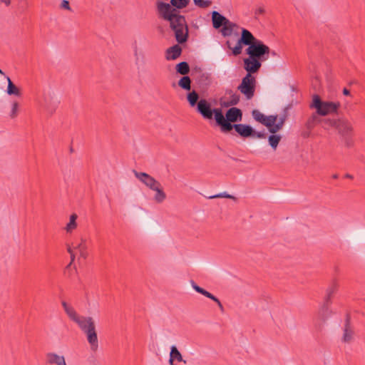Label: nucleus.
Segmentation results:
<instances>
[{
	"mask_svg": "<svg viewBox=\"0 0 365 365\" xmlns=\"http://www.w3.org/2000/svg\"><path fill=\"white\" fill-rule=\"evenodd\" d=\"M156 8L159 17L169 22L177 42L180 44L185 43L188 38V27L185 17L168 3L158 1Z\"/></svg>",
	"mask_w": 365,
	"mask_h": 365,
	"instance_id": "obj_1",
	"label": "nucleus"
},
{
	"mask_svg": "<svg viewBox=\"0 0 365 365\" xmlns=\"http://www.w3.org/2000/svg\"><path fill=\"white\" fill-rule=\"evenodd\" d=\"M217 125L220 127L221 131L225 133H229L232 130V128L230 127V125H233L235 123L241 121L242 118V112L237 107L229 108L226 111L225 116L223 115L221 108L220 113L217 112Z\"/></svg>",
	"mask_w": 365,
	"mask_h": 365,
	"instance_id": "obj_2",
	"label": "nucleus"
},
{
	"mask_svg": "<svg viewBox=\"0 0 365 365\" xmlns=\"http://www.w3.org/2000/svg\"><path fill=\"white\" fill-rule=\"evenodd\" d=\"M309 108L316 109L319 115L326 116L329 114L337 113L340 108V103L339 102L322 101L319 96L314 95Z\"/></svg>",
	"mask_w": 365,
	"mask_h": 365,
	"instance_id": "obj_3",
	"label": "nucleus"
},
{
	"mask_svg": "<svg viewBox=\"0 0 365 365\" xmlns=\"http://www.w3.org/2000/svg\"><path fill=\"white\" fill-rule=\"evenodd\" d=\"M322 127L324 129L334 128L338 133L341 136L353 134V127L351 123L346 118H324L322 121Z\"/></svg>",
	"mask_w": 365,
	"mask_h": 365,
	"instance_id": "obj_4",
	"label": "nucleus"
},
{
	"mask_svg": "<svg viewBox=\"0 0 365 365\" xmlns=\"http://www.w3.org/2000/svg\"><path fill=\"white\" fill-rule=\"evenodd\" d=\"M245 52L250 57L262 62L268 59L270 49L262 41L259 40L255 44L250 45V47H247Z\"/></svg>",
	"mask_w": 365,
	"mask_h": 365,
	"instance_id": "obj_5",
	"label": "nucleus"
},
{
	"mask_svg": "<svg viewBox=\"0 0 365 365\" xmlns=\"http://www.w3.org/2000/svg\"><path fill=\"white\" fill-rule=\"evenodd\" d=\"M257 81L255 76L246 74L242 79L241 83L237 89L242 93L247 100L253 98L255 92Z\"/></svg>",
	"mask_w": 365,
	"mask_h": 365,
	"instance_id": "obj_6",
	"label": "nucleus"
},
{
	"mask_svg": "<svg viewBox=\"0 0 365 365\" xmlns=\"http://www.w3.org/2000/svg\"><path fill=\"white\" fill-rule=\"evenodd\" d=\"M337 289L338 284L335 280H334L326 289L324 303L320 309L321 315L324 319L328 318L331 313L329 309L330 304H331V297L336 292Z\"/></svg>",
	"mask_w": 365,
	"mask_h": 365,
	"instance_id": "obj_7",
	"label": "nucleus"
},
{
	"mask_svg": "<svg viewBox=\"0 0 365 365\" xmlns=\"http://www.w3.org/2000/svg\"><path fill=\"white\" fill-rule=\"evenodd\" d=\"M220 108H212L211 104L205 99H200L197 105L196 110L203 118L211 120L213 118L217 123V113H220Z\"/></svg>",
	"mask_w": 365,
	"mask_h": 365,
	"instance_id": "obj_8",
	"label": "nucleus"
},
{
	"mask_svg": "<svg viewBox=\"0 0 365 365\" xmlns=\"http://www.w3.org/2000/svg\"><path fill=\"white\" fill-rule=\"evenodd\" d=\"M60 100L53 93L48 91L43 95V103L42 104L44 110L49 114L52 115L55 113L58 105Z\"/></svg>",
	"mask_w": 365,
	"mask_h": 365,
	"instance_id": "obj_9",
	"label": "nucleus"
},
{
	"mask_svg": "<svg viewBox=\"0 0 365 365\" xmlns=\"http://www.w3.org/2000/svg\"><path fill=\"white\" fill-rule=\"evenodd\" d=\"M135 177L140 180L143 184L148 187L150 190H153L156 187L160 185V182L156 180L153 177L144 172H138L135 170H133Z\"/></svg>",
	"mask_w": 365,
	"mask_h": 365,
	"instance_id": "obj_10",
	"label": "nucleus"
},
{
	"mask_svg": "<svg viewBox=\"0 0 365 365\" xmlns=\"http://www.w3.org/2000/svg\"><path fill=\"white\" fill-rule=\"evenodd\" d=\"M243 62L244 69L247 71V74L250 75L257 73L262 66V61L250 56L244 58Z\"/></svg>",
	"mask_w": 365,
	"mask_h": 365,
	"instance_id": "obj_11",
	"label": "nucleus"
},
{
	"mask_svg": "<svg viewBox=\"0 0 365 365\" xmlns=\"http://www.w3.org/2000/svg\"><path fill=\"white\" fill-rule=\"evenodd\" d=\"M230 127L235 129V132L242 138H246L253 136L254 128L250 125L234 123L233 125H230Z\"/></svg>",
	"mask_w": 365,
	"mask_h": 365,
	"instance_id": "obj_12",
	"label": "nucleus"
},
{
	"mask_svg": "<svg viewBox=\"0 0 365 365\" xmlns=\"http://www.w3.org/2000/svg\"><path fill=\"white\" fill-rule=\"evenodd\" d=\"M86 334L87 336V340L89 344L91 345V349L92 351H96L98 347V341L97 332L96 331V325L93 327H89L85 331H83Z\"/></svg>",
	"mask_w": 365,
	"mask_h": 365,
	"instance_id": "obj_13",
	"label": "nucleus"
},
{
	"mask_svg": "<svg viewBox=\"0 0 365 365\" xmlns=\"http://www.w3.org/2000/svg\"><path fill=\"white\" fill-rule=\"evenodd\" d=\"M190 283H191L192 287L196 292L201 294L203 296L212 299V301H214L215 302L217 303V304L218 305V307H220V309L222 312L224 311V307L218 298H217L215 296H214L212 294L207 292L205 289L198 286L193 280H191Z\"/></svg>",
	"mask_w": 365,
	"mask_h": 365,
	"instance_id": "obj_14",
	"label": "nucleus"
},
{
	"mask_svg": "<svg viewBox=\"0 0 365 365\" xmlns=\"http://www.w3.org/2000/svg\"><path fill=\"white\" fill-rule=\"evenodd\" d=\"M229 21L230 20L228 19H227L225 16L220 14L218 11H214L212 12V26L215 29H220Z\"/></svg>",
	"mask_w": 365,
	"mask_h": 365,
	"instance_id": "obj_15",
	"label": "nucleus"
},
{
	"mask_svg": "<svg viewBox=\"0 0 365 365\" xmlns=\"http://www.w3.org/2000/svg\"><path fill=\"white\" fill-rule=\"evenodd\" d=\"M240 37L245 43V46H247L248 47H250V45H253L257 41H259L249 30L245 28L241 29Z\"/></svg>",
	"mask_w": 365,
	"mask_h": 365,
	"instance_id": "obj_16",
	"label": "nucleus"
},
{
	"mask_svg": "<svg viewBox=\"0 0 365 365\" xmlns=\"http://www.w3.org/2000/svg\"><path fill=\"white\" fill-rule=\"evenodd\" d=\"M82 331H85L88 327L95 325L93 319L91 317L81 316L76 322Z\"/></svg>",
	"mask_w": 365,
	"mask_h": 365,
	"instance_id": "obj_17",
	"label": "nucleus"
},
{
	"mask_svg": "<svg viewBox=\"0 0 365 365\" xmlns=\"http://www.w3.org/2000/svg\"><path fill=\"white\" fill-rule=\"evenodd\" d=\"M182 53V48L178 44H175L166 50L165 58L167 60H175Z\"/></svg>",
	"mask_w": 365,
	"mask_h": 365,
	"instance_id": "obj_18",
	"label": "nucleus"
},
{
	"mask_svg": "<svg viewBox=\"0 0 365 365\" xmlns=\"http://www.w3.org/2000/svg\"><path fill=\"white\" fill-rule=\"evenodd\" d=\"M353 334L354 331L351 329L350 325V317L349 315H346L344 328V334L342 337L343 341L346 343L350 342L353 338Z\"/></svg>",
	"mask_w": 365,
	"mask_h": 365,
	"instance_id": "obj_19",
	"label": "nucleus"
},
{
	"mask_svg": "<svg viewBox=\"0 0 365 365\" xmlns=\"http://www.w3.org/2000/svg\"><path fill=\"white\" fill-rule=\"evenodd\" d=\"M47 362L50 364L66 365L63 356H59L55 353H48L46 354Z\"/></svg>",
	"mask_w": 365,
	"mask_h": 365,
	"instance_id": "obj_20",
	"label": "nucleus"
},
{
	"mask_svg": "<svg viewBox=\"0 0 365 365\" xmlns=\"http://www.w3.org/2000/svg\"><path fill=\"white\" fill-rule=\"evenodd\" d=\"M324 119H321L317 112L313 113L311 116L307 119L305 126L307 129L311 130L314 126L319 123L322 124Z\"/></svg>",
	"mask_w": 365,
	"mask_h": 365,
	"instance_id": "obj_21",
	"label": "nucleus"
},
{
	"mask_svg": "<svg viewBox=\"0 0 365 365\" xmlns=\"http://www.w3.org/2000/svg\"><path fill=\"white\" fill-rule=\"evenodd\" d=\"M226 45L230 49L232 50V55L235 56H237L242 53V48L244 46H245V43H244L241 37H240L235 47L231 46V43L229 41L226 42Z\"/></svg>",
	"mask_w": 365,
	"mask_h": 365,
	"instance_id": "obj_22",
	"label": "nucleus"
},
{
	"mask_svg": "<svg viewBox=\"0 0 365 365\" xmlns=\"http://www.w3.org/2000/svg\"><path fill=\"white\" fill-rule=\"evenodd\" d=\"M61 304L65 312L73 322H75L81 317L76 313L75 309L71 306L68 305L65 301H63Z\"/></svg>",
	"mask_w": 365,
	"mask_h": 365,
	"instance_id": "obj_23",
	"label": "nucleus"
},
{
	"mask_svg": "<svg viewBox=\"0 0 365 365\" xmlns=\"http://www.w3.org/2000/svg\"><path fill=\"white\" fill-rule=\"evenodd\" d=\"M153 191L155 192V194L154 195V200L157 203H162L165 201V200L167 197V195L165 192H164L161 184L156 187Z\"/></svg>",
	"mask_w": 365,
	"mask_h": 365,
	"instance_id": "obj_24",
	"label": "nucleus"
},
{
	"mask_svg": "<svg viewBox=\"0 0 365 365\" xmlns=\"http://www.w3.org/2000/svg\"><path fill=\"white\" fill-rule=\"evenodd\" d=\"M235 27H238V26L236 24L229 21L227 24L221 27L222 29L220 31L222 35L224 37L231 36Z\"/></svg>",
	"mask_w": 365,
	"mask_h": 365,
	"instance_id": "obj_25",
	"label": "nucleus"
},
{
	"mask_svg": "<svg viewBox=\"0 0 365 365\" xmlns=\"http://www.w3.org/2000/svg\"><path fill=\"white\" fill-rule=\"evenodd\" d=\"M6 78L8 82V86H7V89H6L7 94L9 96H12V95L16 96H21V92H20L19 89L14 85V83L11 80V78L7 76H6Z\"/></svg>",
	"mask_w": 365,
	"mask_h": 365,
	"instance_id": "obj_26",
	"label": "nucleus"
},
{
	"mask_svg": "<svg viewBox=\"0 0 365 365\" xmlns=\"http://www.w3.org/2000/svg\"><path fill=\"white\" fill-rule=\"evenodd\" d=\"M191 79L190 76L187 75L181 77L178 82V86L187 91H190L191 90Z\"/></svg>",
	"mask_w": 365,
	"mask_h": 365,
	"instance_id": "obj_27",
	"label": "nucleus"
},
{
	"mask_svg": "<svg viewBox=\"0 0 365 365\" xmlns=\"http://www.w3.org/2000/svg\"><path fill=\"white\" fill-rule=\"evenodd\" d=\"M199 98H200L199 94L195 90L190 91L187 94V100L190 107H195V106L197 107V105L200 101Z\"/></svg>",
	"mask_w": 365,
	"mask_h": 365,
	"instance_id": "obj_28",
	"label": "nucleus"
},
{
	"mask_svg": "<svg viewBox=\"0 0 365 365\" xmlns=\"http://www.w3.org/2000/svg\"><path fill=\"white\" fill-rule=\"evenodd\" d=\"M175 70L177 73L186 76L190 72V66L187 62L182 61L176 65Z\"/></svg>",
	"mask_w": 365,
	"mask_h": 365,
	"instance_id": "obj_29",
	"label": "nucleus"
},
{
	"mask_svg": "<svg viewBox=\"0 0 365 365\" xmlns=\"http://www.w3.org/2000/svg\"><path fill=\"white\" fill-rule=\"evenodd\" d=\"M170 359H173V360H177L179 362L183 361L185 364H186V361L183 360L181 353L174 345L170 347Z\"/></svg>",
	"mask_w": 365,
	"mask_h": 365,
	"instance_id": "obj_30",
	"label": "nucleus"
},
{
	"mask_svg": "<svg viewBox=\"0 0 365 365\" xmlns=\"http://www.w3.org/2000/svg\"><path fill=\"white\" fill-rule=\"evenodd\" d=\"M190 1V0H170L169 4H170L173 9L179 11L180 9L185 8L189 4Z\"/></svg>",
	"mask_w": 365,
	"mask_h": 365,
	"instance_id": "obj_31",
	"label": "nucleus"
},
{
	"mask_svg": "<svg viewBox=\"0 0 365 365\" xmlns=\"http://www.w3.org/2000/svg\"><path fill=\"white\" fill-rule=\"evenodd\" d=\"M282 139V137L280 135L277 134H272L269 135L268 137V143L269 145L272 147V148L275 150Z\"/></svg>",
	"mask_w": 365,
	"mask_h": 365,
	"instance_id": "obj_32",
	"label": "nucleus"
},
{
	"mask_svg": "<svg viewBox=\"0 0 365 365\" xmlns=\"http://www.w3.org/2000/svg\"><path fill=\"white\" fill-rule=\"evenodd\" d=\"M286 120V116L284 115L282 117H281L278 122L277 123H274V125L272 126V128L269 129V132L272 134L274 133H276L277 132H278L279 130H280L284 124V122Z\"/></svg>",
	"mask_w": 365,
	"mask_h": 365,
	"instance_id": "obj_33",
	"label": "nucleus"
},
{
	"mask_svg": "<svg viewBox=\"0 0 365 365\" xmlns=\"http://www.w3.org/2000/svg\"><path fill=\"white\" fill-rule=\"evenodd\" d=\"M78 216L76 214H72L70 216L69 222L67 224L66 227V230L68 232H71L73 230H74L77 227L76 219Z\"/></svg>",
	"mask_w": 365,
	"mask_h": 365,
	"instance_id": "obj_34",
	"label": "nucleus"
},
{
	"mask_svg": "<svg viewBox=\"0 0 365 365\" xmlns=\"http://www.w3.org/2000/svg\"><path fill=\"white\" fill-rule=\"evenodd\" d=\"M277 120V115H271L269 116L265 115L264 121L262 122V125L268 128V130L272 128V126L274 125V123H275Z\"/></svg>",
	"mask_w": 365,
	"mask_h": 365,
	"instance_id": "obj_35",
	"label": "nucleus"
},
{
	"mask_svg": "<svg viewBox=\"0 0 365 365\" xmlns=\"http://www.w3.org/2000/svg\"><path fill=\"white\" fill-rule=\"evenodd\" d=\"M198 83L203 86H207L210 83V76L207 73H202L197 79Z\"/></svg>",
	"mask_w": 365,
	"mask_h": 365,
	"instance_id": "obj_36",
	"label": "nucleus"
},
{
	"mask_svg": "<svg viewBox=\"0 0 365 365\" xmlns=\"http://www.w3.org/2000/svg\"><path fill=\"white\" fill-rule=\"evenodd\" d=\"M252 115L257 122L262 124V122L264 121L265 115L258 110H253L252 111Z\"/></svg>",
	"mask_w": 365,
	"mask_h": 365,
	"instance_id": "obj_37",
	"label": "nucleus"
},
{
	"mask_svg": "<svg viewBox=\"0 0 365 365\" xmlns=\"http://www.w3.org/2000/svg\"><path fill=\"white\" fill-rule=\"evenodd\" d=\"M76 249H78L80 252V255L83 258H86L87 253L86 252V245L84 240H81V242L77 245V246L75 247Z\"/></svg>",
	"mask_w": 365,
	"mask_h": 365,
	"instance_id": "obj_38",
	"label": "nucleus"
},
{
	"mask_svg": "<svg viewBox=\"0 0 365 365\" xmlns=\"http://www.w3.org/2000/svg\"><path fill=\"white\" fill-rule=\"evenodd\" d=\"M227 93L230 95V104H233V106L237 105L240 101V95L234 93L232 90H230Z\"/></svg>",
	"mask_w": 365,
	"mask_h": 365,
	"instance_id": "obj_39",
	"label": "nucleus"
},
{
	"mask_svg": "<svg viewBox=\"0 0 365 365\" xmlns=\"http://www.w3.org/2000/svg\"><path fill=\"white\" fill-rule=\"evenodd\" d=\"M194 4L200 8H207L212 2L210 0H193Z\"/></svg>",
	"mask_w": 365,
	"mask_h": 365,
	"instance_id": "obj_40",
	"label": "nucleus"
},
{
	"mask_svg": "<svg viewBox=\"0 0 365 365\" xmlns=\"http://www.w3.org/2000/svg\"><path fill=\"white\" fill-rule=\"evenodd\" d=\"M219 197H225V198H229V199H232V200H235L236 199L235 197H234L232 195H230V194L227 193L226 192H220V193L217 194V195L209 196L207 198H209V199H214V198H219Z\"/></svg>",
	"mask_w": 365,
	"mask_h": 365,
	"instance_id": "obj_41",
	"label": "nucleus"
},
{
	"mask_svg": "<svg viewBox=\"0 0 365 365\" xmlns=\"http://www.w3.org/2000/svg\"><path fill=\"white\" fill-rule=\"evenodd\" d=\"M352 135H353V134H349V135L341 137L344 142L345 145L347 148H351L354 145V140L352 138Z\"/></svg>",
	"mask_w": 365,
	"mask_h": 365,
	"instance_id": "obj_42",
	"label": "nucleus"
},
{
	"mask_svg": "<svg viewBox=\"0 0 365 365\" xmlns=\"http://www.w3.org/2000/svg\"><path fill=\"white\" fill-rule=\"evenodd\" d=\"M255 19H259L260 16L264 15L266 10L263 6H259L255 10Z\"/></svg>",
	"mask_w": 365,
	"mask_h": 365,
	"instance_id": "obj_43",
	"label": "nucleus"
},
{
	"mask_svg": "<svg viewBox=\"0 0 365 365\" xmlns=\"http://www.w3.org/2000/svg\"><path fill=\"white\" fill-rule=\"evenodd\" d=\"M18 110H19V103L17 102H14L12 103V108H11V110L10 113V117L11 118H14L15 117H16L17 113H18Z\"/></svg>",
	"mask_w": 365,
	"mask_h": 365,
	"instance_id": "obj_44",
	"label": "nucleus"
},
{
	"mask_svg": "<svg viewBox=\"0 0 365 365\" xmlns=\"http://www.w3.org/2000/svg\"><path fill=\"white\" fill-rule=\"evenodd\" d=\"M252 137H255V138H260V139L265 138H266V133L264 132V130H263V131H256L254 129V133H253V136Z\"/></svg>",
	"mask_w": 365,
	"mask_h": 365,
	"instance_id": "obj_45",
	"label": "nucleus"
},
{
	"mask_svg": "<svg viewBox=\"0 0 365 365\" xmlns=\"http://www.w3.org/2000/svg\"><path fill=\"white\" fill-rule=\"evenodd\" d=\"M67 251L71 255V262L70 264L67 266V267H70L72 264V262L74 261L75 259V255L73 252V250L71 249V247L70 246H68L67 247Z\"/></svg>",
	"mask_w": 365,
	"mask_h": 365,
	"instance_id": "obj_46",
	"label": "nucleus"
},
{
	"mask_svg": "<svg viewBox=\"0 0 365 365\" xmlns=\"http://www.w3.org/2000/svg\"><path fill=\"white\" fill-rule=\"evenodd\" d=\"M61 7L67 10H71L69 1L67 0H63L61 4Z\"/></svg>",
	"mask_w": 365,
	"mask_h": 365,
	"instance_id": "obj_47",
	"label": "nucleus"
},
{
	"mask_svg": "<svg viewBox=\"0 0 365 365\" xmlns=\"http://www.w3.org/2000/svg\"><path fill=\"white\" fill-rule=\"evenodd\" d=\"M342 92H343V94H344V96H349V95H350V91H349V89H347L346 88H344L343 89V91H342Z\"/></svg>",
	"mask_w": 365,
	"mask_h": 365,
	"instance_id": "obj_48",
	"label": "nucleus"
},
{
	"mask_svg": "<svg viewBox=\"0 0 365 365\" xmlns=\"http://www.w3.org/2000/svg\"><path fill=\"white\" fill-rule=\"evenodd\" d=\"M222 106H224V107H230V106H233V104H230V101H227V102H223L222 103Z\"/></svg>",
	"mask_w": 365,
	"mask_h": 365,
	"instance_id": "obj_49",
	"label": "nucleus"
},
{
	"mask_svg": "<svg viewBox=\"0 0 365 365\" xmlns=\"http://www.w3.org/2000/svg\"><path fill=\"white\" fill-rule=\"evenodd\" d=\"M0 1L4 3L6 6L11 4V0H0Z\"/></svg>",
	"mask_w": 365,
	"mask_h": 365,
	"instance_id": "obj_50",
	"label": "nucleus"
},
{
	"mask_svg": "<svg viewBox=\"0 0 365 365\" xmlns=\"http://www.w3.org/2000/svg\"><path fill=\"white\" fill-rule=\"evenodd\" d=\"M345 178L352 179L353 176L350 174H346Z\"/></svg>",
	"mask_w": 365,
	"mask_h": 365,
	"instance_id": "obj_51",
	"label": "nucleus"
},
{
	"mask_svg": "<svg viewBox=\"0 0 365 365\" xmlns=\"http://www.w3.org/2000/svg\"><path fill=\"white\" fill-rule=\"evenodd\" d=\"M169 364L170 365H175L174 360H173V359H169Z\"/></svg>",
	"mask_w": 365,
	"mask_h": 365,
	"instance_id": "obj_52",
	"label": "nucleus"
},
{
	"mask_svg": "<svg viewBox=\"0 0 365 365\" xmlns=\"http://www.w3.org/2000/svg\"><path fill=\"white\" fill-rule=\"evenodd\" d=\"M338 178H339L338 174H334V175H332V178H334V179H337Z\"/></svg>",
	"mask_w": 365,
	"mask_h": 365,
	"instance_id": "obj_53",
	"label": "nucleus"
},
{
	"mask_svg": "<svg viewBox=\"0 0 365 365\" xmlns=\"http://www.w3.org/2000/svg\"><path fill=\"white\" fill-rule=\"evenodd\" d=\"M271 53H272V56H276V53H275V51H272V52H271Z\"/></svg>",
	"mask_w": 365,
	"mask_h": 365,
	"instance_id": "obj_54",
	"label": "nucleus"
},
{
	"mask_svg": "<svg viewBox=\"0 0 365 365\" xmlns=\"http://www.w3.org/2000/svg\"><path fill=\"white\" fill-rule=\"evenodd\" d=\"M0 74L5 75V73L0 69Z\"/></svg>",
	"mask_w": 365,
	"mask_h": 365,
	"instance_id": "obj_55",
	"label": "nucleus"
},
{
	"mask_svg": "<svg viewBox=\"0 0 365 365\" xmlns=\"http://www.w3.org/2000/svg\"><path fill=\"white\" fill-rule=\"evenodd\" d=\"M70 151L72 153L73 151V148H70Z\"/></svg>",
	"mask_w": 365,
	"mask_h": 365,
	"instance_id": "obj_56",
	"label": "nucleus"
}]
</instances>
